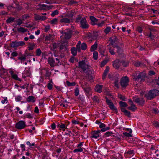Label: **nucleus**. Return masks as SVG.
Returning <instances> with one entry per match:
<instances>
[{"label":"nucleus","mask_w":159,"mask_h":159,"mask_svg":"<svg viewBox=\"0 0 159 159\" xmlns=\"http://www.w3.org/2000/svg\"><path fill=\"white\" fill-rule=\"evenodd\" d=\"M146 76V73L145 72L140 73L139 75L136 76L134 77L133 79L135 81L134 84L136 85H137V83H141L144 80V78Z\"/></svg>","instance_id":"f257e3e1"},{"label":"nucleus","mask_w":159,"mask_h":159,"mask_svg":"<svg viewBox=\"0 0 159 159\" xmlns=\"http://www.w3.org/2000/svg\"><path fill=\"white\" fill-rule=\"evenodd\" d=\"M79 67L83 71L87 74H89V66L84 61H83L79 62Z\"/></svg>","instance_id":"f03ea898"},{"label":"nucleus","mask_w":159,"mask_h":159,"mask_svg":"<svg viewBox=\"0 0 159 159\" xmlns=\"http://www.w3.org/2000/svg\"><path fill=\"white\" fill-rule=\"evenodd\" d=\"M72 31L70 29L65 30L63 32V34L61 37L64 39H70L71 37Z\"/></svg>","instance_id":"7ed1b4c3"},{"label":"nucleus","mask_w":159,"mask_h":159,"mask_svg":"<svg viewBox=\"0 0 159 159\" xmlns=\"http://www.w3.org/2000/svg\"><path fill=\"white\" fill-rule=\"evenodd\" d=\"M25 44V43L23 41H12L10 44L11 47L16 48L18 47L22 46Z\"/></svg>","instance_id":"20e7f679"},{"label":"nucleus","mask_w":159,"mask_h":159,"mask_svg":"<svg viewBox=\"0 0 159 159\" xmlns=\"http://www.w3.org/2000/svg\"><path fill=\"white\" fill-rule=\"evenodd\" d=\"M26 126L25 122L23 120H20L17 122L16 124V128L18 129H23Z\"/></svg>","instance_id":"39448f33"},{"label":"nucleus","mask_w":159,"mask_h":159,"mask_svg":"<svg viewBox=\"0 0 159 159\" xmlns=\"http://www.w3.org/2000/svg\"><path fill=\"white\" fill-rule=\"evenodd\" d=\"M60 22L61 23L69 24L73 22V19L66 17L65 14L64 16H62V18L60 19Z\"/></svg>","instance_id":"423d86ee"},{"label":"nucleus","mask_w":159,"mask_h":159,"mask_svg":"<svg viewBox=\"0 0 159 159\" xmlns=\"http://www.w3.org/2000/svg\"><path fill=\"white\" fill-rule=\"evenodd\" d=\"M129 82L128 78L126 76L122 78L120 81V84L123 87H125L127 86Z\"/></svg>","instance_id":"0eeeda50"},{"label":"nucleus","mask_w":159,"mask_h":159,"mask_svg":"<svg viewBox=\"0 0 159 159\" xmlns=\"http://www.w3.org/2000/svg\"><path fill=\"white\" fill-rule=\"evenodd\" d=\"M81 27L83 29H86L89 27L86 20L84 18H82L80 22Z\"/></svg>","instance_id":"6e6552de"},{"label":"nucleus","mask_w":159,"mask_h":159,"mask_svg":"<svg viewBox=\"0 0 159 159\" xmlns=\"http://www.w3.org/2000/svg\"><path fill=\"white\" fill-rule=\"evenodd\" d=\"M100 130L94 131L91 133V138H93L96 139L98 138L100 136Z\"/></svg>","instance_id":"1a4fd4ad"},{"label":"nucleus","mask_w":159,"mask_h":159,"mask_svg":"<svg viewBox=\"0 0 159 159\" xmlns=\"http://www.w3.org/2000/svg\"><path fill=\"white\" fill-rule=\"evenodd\" d=\"M133 101L136 103L141 105L143 104L144 102V101L142 98H139L137 97L134 98Z\"/></svg>","instance_id":"9d476101"},{"label":"nucleus","mask_w":159,"mask_h":159,"mask_svg":"<svg viewBox=\"0 0 159 159\" xmlns=\"http://www.w3.org/2000/svg\"><path fill=\"white\" fill-rule=\"evenodd\" d=\"M35 19L36 20H40L41 21L47 19V17L44 16H40L39 15H35Z\"/></svg>","instance_id":"9b49d317"},{"label":"nucleus","mask_w":159,"mask_h":159,"mask_svg":"<svg viewBox=\"0 0 159 159\" xmlns=\"http://www.w3.org/2000/svg\"><path fill=\"white\" fill-rule=\"evenodd\" d=\"M109 51L111 54L112 55H114L115 53V51H116V46L114 47V46H109L108 47Z\"/></svg>","instance_id":"f8f14e48"},{"label":"nucleus","mask_w":159,"mask_h":159,"mask_svg":"<svg viewBox=\"0 0 159 159\" xmlns=\"http://www.w3.org/2000/svg\"><path fill=\"white\" fill-rule=\"evenodd\" d=\"M103 85H97L95 88V90L98 93H101L102 90Z\"/></svg>","instance_id":"ddd939ff"},{"label":"nucleus","mask_w":159,"mask_h":159,"mask_svg":"<svg viewBox=\"0 0 159 159\" xmlns=\"http://www.w3.org/2000/svg\"><path fill=\"white\" fill-rule=\"evenodd\" d=\"M122 62H120L118 60H116L114 62L113 65L114 67L117 69L121 65Z\"/></svg>","instance_id":"4468645a"},{"label":"nucleus","mask_w":159,"mask_h":159,"mask_svg":"<svg viewBox=\"0 0 159 159\" xmlns=\"http://www.w3.org/2000/svg\"><path fill=\"white\" fill-rule=\"evenodd\" d=\"M57 126L59 130H63L64 131H65L66 129H67L66 125L62 123L60 124L58 123Z\"/></svg>","instance_id":"2eb2a0df"},{"label":"nucleus","mask_w":159,"mask_h":159,"mask_svg":"<svg viewBox=\"0 0 159 159\" xmlns=\"http://www.w3.org/2000/svg\"><path fill=\"white\" fill-rule=\"evenodd\" d=\"M38 6H39L40 7L39 8H37V9L40 10H45L47 9H48L50 7V6H48L44 4L41 5L39 4L38 5Z\"/></svg>","instance_id":"dca6fc26"},{"label":"nucleus","mask_w":159,"mask_h":159,"mask_svg":"<svg viewBox=\"0 0 159 159\" xmlns=\"http://www.w3.org/2000/svg\"><path fill=\"white\" fill-rule=\"evenodd\" d=\"M117 39L116 37L115 36H112L110 38V39L111 44L112 45H114V44L117 42Z\"/></svg>","instance_id":"f3484780"},{"label":"nucleus","mask_w":159,"mask_h":159,"mask_svg":"<svg viewBox=\"0 0 159 159\" xmlns=\"http://www.w3.org/2000/svg\"><path fill=\"white\" fill-rule=\"evenodd\" d=\"M90 19L91 21V24L93 25H95L98 21V19L93 16H90Z\"/></svg>","instance_id":"a211bd4d"},{"label":"nucleus","mask_w":159,"mask_h":159,"mask_svg":"<svg viewBox=\"0 0 159 159\" xmlns=\"http://www.w3.org/2000/svg\"><path fill=\"white\" fill-rule=\"evenodd\" d=\"M48 63L51 66H54L55 61L53 58L49 57L48 58Z\"/></svg>","instance_id":"6ab92c4d"},{"label":"nucleus","mask_w":159,"mask_h":159,"mask_svg":"<svg viewBox=\"0 0 159 159\" xmlns=\"http://www.w3.org/2000/svg\"><path fill=\"white\" fill-rule=\"evenodd\" d=\"M144 96L146 97L148 99H150L154 97L152 90L149 92L147 93H146Z\"/></svg>","instance_id":"aec40b11"},{"label":"nucleus","mask_w":159,"mask_h":159,"mask_svg":"<svg viewBox=\"0 0 159 159\" xmlns=\"http://www.w3.org/2000/svg\"><path fill=\"white\" fill-rule=\"evenodd\" d=\"M75 12L74 10H71L70 12L66 14V16L69 17L70 19H72L73 17L74 16Z\"/></svg>","instance_id":"412c9836"},{"label":"nucleus","mask_w":159,"mask_h":159,"mask_svg":"<svg viewBox=\"0 0 159 159\" xmlns=\"http://www.w3.org/2000/svg\"><path fill=\"white\" fill-rule=\"evenodd\" d=\"M149 30L150 31V33L149 34L148 33L147 34V35L149 37H150L151 39H153L154 38V36L152 34V32H155L156 30L153 28H149Z\"/></svg>","instance_id":"4be33fe9"},{"label":"nucleus","mask_w":159,"mask_h":159,"mask_svg":"<svg viewBox=\"0 0 159 159\" xmlns=\"http://www.w3.org/2000/svg\"><path fill=\"white\" fill-rule=\"evenodd\" d=\"M27 101L29 102H34L35 101L34 97L33 96H29L27 99Z\"/></svg>","instance_id":"5701e85b"},{"label":"nucleus","mask_w":159,"mask_h":159,"mask_svg":"<svg viewBox=\"0 0 159 159\" xmlns=\"http://www.w3.org/2000/svg\"><path fill=\"white\" fill-rule=\"evenodd\" d=\"M17 30L19 32L24 33L26 32L27 30V29H26L22 27H17Z\"/></svg>","instance_id":"b1692460"},{"label":"nucleus","mask_w":159,"mask_h":159,"mask_svg":"<svg viewBox=\"0 0 159 159\" xmlns=\"http://www.w3.org/2000/svg\"><path fill=\"white\" fill-rule=\"evenodd\" d=\"M15 22L16 23L14 24L16 26L20 25L23 23V20L20 19L16 20Z\"/></svg>","instance_id":"393cba45"},{"label":"nucleus","mask_w":159,"mask_h":159,"mask_svg":"<svg viewBox=\"0 0 159 159\" xmlns=\"http://www.w3.org/2000/svg\"><path fill=\"white\" fill-rule=\"evenodd\" d=\"M67 43H62L60 47V49L61 50H66L67 49Z\"/></svg>","instance_id":"a878e982"},{"label":"nucleus","mask_w":159,"mask_h":159,"mask_svg":"<svg viewBox=\"0 0 159 159\" xmlns=\"http://www.w3.org/2000/svg\"><path fill=\"white\" fill-rule=\"evenodd\" d=\"M98 44L97 42H96L93 45L90 49V50L91 51H93L95 50L97 47Z\"/></svg>","instance_id":"bb28decb"},{"label":"nucleus","mask_w":159,"mask_h":159,"mask_svg":"<svg viewBox=\"0 0 159 159\" xmlns=\"http://www.w3.org/2000/svg\"><path fill=\"white\" fill-rule=\"evenodd\" d=\"M104 31L106 34H109L111 31V27L109 26L107 27L104 30Z\"/></svg>","instance_id":"cd10ccee"},{"label":"nucleus","mask_w":159,"mask_h":159,"mask_svg":"<svg viewBox=\"0 0 159 159\" xmlns=\"http://www.w3.org/2000/svg\"><path fill=\"white\" fill-rule=\"evenodd\" d=\"M152 91L154 97L159 95V91L157 90L154 89L152 90Z\"/></svg>","instance_id":"c85d7f7f"},{"label":"nucleus","mask_w":159,"mask_h":159,"mask_svg":"<svg viewBox=\"0 0 159 159\" xmlns=\"http://www.w3.org/2000/svg\"><path fill=\"white\" fill-rule=\"evenodd\" d=\"M130 107H129L128 108L129 109L133 111H134L136 109V107L133 104H130Z\"/></svg>","instance_id":"c756f323"},{"label":"nucleus","mask_w":159,"mask_h":159,"mask_svg":"<svg viewBox=\"0 0 159 159\" xmlns=\"http://www.w3.org/2000/svg\"><path fill=\"white\" fill-rule=\"evenodd\" d=\"M71 53L73 55L75 56L77 54V49L75 48H72L71 49Z\"/></svg>","instance_id":"7c9ffc66"},{"label":"nucleus","mask_w":159,"mask_h":159,"mask_svg":"<svg viewBox=\"0 0 159 159\" xmlns=\"http://www.w3.org/2000/svg\"><path fill=\"white\" fill-rule=\"evenodd\" d=\"M58 22V19L57 18H55L54 19L51 20L50 23L52 25H55L57 24Z\"/></svg>","instance_id":"2f4dec72"},{"label":"nucleus","mask_w":159,"mask_h":159,"mask_svg":"<svg viewBox=\"0 0 159 159\" xmlns=\"http://www.w3.org/2000/svg\"><path fill=\"white\" fill-rule=\"evenodd\" d=\"M118 76L116 75V77L115 79H113V80H115V85L116 86L117 88H119L118 82Z\"/></svg>","instance_id":"473e14b6"},{"label":"nucleus","mask_w":159,"mask_h":159,"mask_svg":"<svg viewBox=\"0 0 159 159\" xmlns=\"http://www.w3.org/2000/svg\"><path fill=\"white\" fill-rule=\"evenodd\" d=\"M27 55H28L27 54H24L20 57H19L18 59L20 60L21 61H24L26 59V57Z\"/></svg>","instance_id":"72a5a7b5"},{"label":"nucleus","mask_w":159,"mask_h":159,"mask_svg":"<svg viewBox=\"0 0 159 159\" xmlns=\"http://www.w3.org/2000/svg\"><path fill=\"white\" fill-rule=\"evenodd\" d=\"M110 109L112 111H115L116 113H117V109L116 107L114 106L113 104L112 105H111L109 106Z\"/></svg>","instance_id":"f704fd0d"},{"label":"nucleus","mask_w":159,"mask_h":159,"mask_svg":"<svg viewBox=\"0 0 159 159\" xmlns=\"http://www.w3.org/2000/svg\"><path fill=\"white\" fill-rule=\"evenodd\" d=\"M116 51L118 54H120L122 53V50L120 47L117 46H116Z\"/></svg>","instance_id":"c9c22d12"},{"label":"nucleus","mask_w":159,"mask_h":159,"mask_svg":"<svg viewBox=\"0 0 159 159\" xmlns=\"http://www.w3.org/2000/svg\"><path fill=\"white\" fill-rule=\"evenodd\" d=\"M105 21L104 20L102 21L101 22H99L98 24L96 23V24L98 27H102V26L104 25H105Z\"/></svg>","instance_id":"e433bc0d"},{"label":"nucleus","mask_w":159,"mask_h":159,"mask_svg":"<svg viewBox=\"0 0 159 159\" xmlns=\"http://www.w3.org/2000/svg\"><path fill=\"white\" fill-rule=\"evenodd\" d=\"M11 76L15 80L20 81V79L19 78L17 75L11 73Z\"/></svg>","instance_id":"4c0bfd02"},{"label":"nucleus","mask_w":159,"mask_h":159,"mask_svg":"<svg viewBox=\"0 0 159 159\" xmlns=\"http://www.w3.org/2000/svg\"><path fill=\"white\" fill-rule=\"evenodd\" d=\"M15 20V18L12 17H10L7 20L6 22L7 23H11L13 22Z\"/></svg>","instance_id":"58836bf2"},{"label":"nucleus","mask_w":159,"mask_h":159,"mask_svg":"<svg viewBox=\"0 0 159 159\" xmlns=\"http://www.w3.org/2000/svg\"><path fill=\"white\" fill-rule=\"evenodd\" d=\"M50 83H48L47 84V87L49 90H51L52 88V80L50 81Z\"/></svg>","instance_id":"ea45409f"},{"label":"nucleus","mask_w":159,"mask_h":159,"mask_svg":"<svg viewBox=\"0 0 159 159\" xmlns=\"http://www.w3.org/2000/svg\"><path fill=\"white\" fill-rule=\"evenodd\" d=\"M83 151V149L81 148H76L74 149L73 150L74 152H81Z\"/></svg>","instance_id":"a19ab883"},{"label":"nucleus","mask_w":159,"mask_h":159,"mask_svg":"<svg viewBox=\"0 0 159 159\" xmlns=\"http://www.w3.org/2000/svg\"><path fill=\"white\" fill-rule=\"evenodd\" d=\"M84 91L87 93H89L91 90V88L90 87H85L83 88Z\"/></svg>","instance_id":"79ce46f5"},{"label":"nucleus","mask_w":159,"mask_h":159,"mask_svg":"<svg viewBox=\"0 0 159 159\" xmlns=\"http://www.w3.org/2000/svg\"><path fill=\"white\" fill-rule=\"evenodd\" d=\"M99 35V33L98 31H94L93 32L92 36L93 37V38L95 39Z\"/></svg>","instance_id":"37998d69"},{"label":"nucleus","mask_w":159,"mask_h":159,"mask_svg":"<svg viewBox=\"0 0 159 159\" xmlns=\"http://www.w3.org/2000/svg\"><path fill=\"white\" fill-rule=\"evenodd\" d=\"M106 102H107V104L109 106H110L111 105L113 104V102H112V101L111 100H109L106 97Z\"/></svg>","instance_id":"c03bdc74"},{"label":"nucleus","mask_w":159,"mask_h":159,"mask_svg":"<svg viewBox=\"0 0 159 159\" xmlns=\"http://www.w3.org/2000/svg\"><path fill=\"white\" fill-rule=\"evenodd\" d=\"M119 103L121 107H126L127 106V105L126 103L124 102H120Z\"/></svg>","instance_id":"a18cd8bd"},{"label":"nucleus","mask_w":159,"mask_h":159,"mask_svg":"<svg viewBox=\"0 0 159 159\" xmlns=\"http://www.w3.org/2000/svg\"><path fill=\"white\" fill-rule=\"evenodd\" d=\"M24 118H28L29 119H31L32 118V116L30 113H27L25 114L24 116Z\"/></svg>","instance_id":"49530a36"},{"label":"nucleus","mask_w":159,"mask_h":159,"mask_svg":"<svg viewBox=\"0 0 159 159\" xmlns=\"http://www.w3.org/2000/svg\"><path fill=\"white\" fill-rule=\"evenodd\" d=\"M98 57V53L97 52H94L93 53V57L95 60H97Z\"/></svg>","instance_id":"de8ad7c7"},{"label":"nucleus","mask_w":159,"mask_h":159,"mask_svg":"<svg viewBox=\"0 0 159 159\" xmlns=\"http://www.w3.org/2000/svg\"><path fill=\"white\" fill-rule=\"evenodd\" d=\"M66 84L68 86H75V82L70 83V82H69L68 81H66Z\"/></svg>","instance_id":"09e8293b"},{"label":"nucleus","mask_w":159,"mask_h":159,"mask_svg":"<svg viewBox=\"0 0 159 159\" xmlns=\"http://www.w3.org/2000/svg\"><path fill=\"white\" fill-rule=\"evenodd\" d=\"M81 48L83 50H85L87 48V45L85 43H82Z\"/></svg>","instance_id":"8fccbe9b"},{"label":"nucleus","mask_w":159,"mask_h":159,"mask_svg":"<svg viewBox=\"0 0 159 159\" xmlns=\"http://www.w3.org/2000/svg\"><path fill=\"white\" fill-rule=\"evenodd\" d=\"M81 84L83 89L85 87H86L87 86V83L86 82H82V83H81Z\"/></svg>","instance_id":"3c124183"},{"label":"nucleus","mask_w":159,"mask_h":159,"mask_svg":"<svg viewBox=\"0 0 159 159\" xmlns=\"http://www.w3.org/2000/svg\"><path fill=\"white\" fill-rule=\"evenodd\" d=\"M80 45H81V42L80 41H79L78 42L77 44L76 45V48H77V49L79 51L80 50Z\"/></svg>","instance_id":"603ef678"},{"label":"nucleus","mask_w":159,"mask_h":159,"mask_svg":"<svg viewBox=\"0 0 159 159\" xmlns=\"http://www.w3.org/2000/svg\"><path fill=\"white\" fill-rule=\"evenodd\" d=\"M58 14V11L57 10H56L53 11L52 14H51V15L52 16H54L56 15H57Z\"/></svg>","instance_id":"864d4df0"},{"label":"nucleus","mask_w":159,"mask_h":159,"mask_svg":"<svg viewBox=\"0 0 159 159\" xmlns=\"http://www.w3.org/2000/svg\"><path fill=\"white\" fill-rule=\"evenodd\" d=\"M79 94V90L78 88H76L75 91V96H77Z\"/></svg>","instance_id":"5fc2aeb1"},{"label":"nucleus","mask_w":159,"mask_h":159,"mask_svg":"<svg viewBox=\"0 0 159 159\" xmlns=\"http://www.w3.org/2000/svg\"><path fill=\"white\" fill-rule=\"evenodd\" d=\"M118 97L120 99L123 100V101H125V97L123 96L121 94H119L118 95Z\"/></svg>","instance_id":"6e6d98bb"},{"label":"nucleus","mask_w":159,"mask_h":159,"mask_svg":"<svg viewBox=\"0 0 159 159\" xmlns=\"http://www.w3.org/2000/svg\"><path fill=\"white\" fill-rule=\"evenodd\" d=\"M22 97L20 96H18L16 97L15 100L17 102H19L21 100Z\"/></svg>","instance_id":"4d7b16f0"},{"label":"nucleus","mask_w":159,"mask_h":159,"mask_svg":"<svg viewBox=\"0 0 159 159\" xmlns=\"http://www.w3.org/2000/svg\"><path fill=\"white\" fill-rule=\"evenodd\" d=\"M25 74L26 76H30L31 75V72L29 70H25Z\"/></svg>","instance_id":"13d9d810"},{"label":"nucleus","mask_w":159,"mask_h":159,"mask_svg":"<svg viewBox=\"0 0 159 159\" xmlns=\"http://www.w3.org/2000/svg\"><path fill=\"white\" fill-rule=\"evenodd\" d=\"M125 154H127L130 155L134 154V152L133 150H129V151L126 152Z\"/></svg>","instance_id":"bf43d9fd"},{"label":"nucleus","mask_w":159,"mask_h":159,"mask_svg":"<svg viewBox=\"0 0 159 159\" xmlns=\"http://www.w3.org/2000/svg\"><path fill=\"white\" fill-rule=\"evenodd\" d=\"M18 55L17 52L16 51L13 52L11 54V57H15L17 56Z\"/></svg>","instance_id":"052dcab7"},{"label":"nucleus","mask_w":159,"mask_h":159,"mask_svg":"<svg viewBox=\"0 0 159 159\" xmlns=\"http://www.w3.org/2000/svg\"><path fill=\"white\" fill-rule=\"evenodd\" d=\"M123 134L124 135L127 137H132V135L130 134L129 133H127V132H124L123 133Z\"/></svg>","instance_id":"680f3d73"},{"label":"nucleus","mask_w":159,"mask_h":159,"mask_svg":"<svg viewBox=\"0 0 159 159\" xmlns=\"http://www.w3.org/2000/svg\"><path fill=\"white\" fill-rule=\"evenodd\" d=\"M41 53V50L39 48L36 50V55L38 56H39Z\"/></svg>","instance_id":"e2e57ef3"},{"label":"nucleus","mask_w":159,"mask_h":159,"mask_svg":"<svg viewBox=\"0 0 159 159\" xmlns=\"http://www.w3.org/2000/svg\"><path fill=\"white\" fill-rule=\"evenodd\" d=\"M7 98L6 97H4L3 100L1 101V102L3 104H4L5 103H7Z\"/></svg>","instance_id":"0e129e2a"},{"label":"nucleus","mask_w":159,"mask_h":159,"mask_svg":"<svg viewBox=\"0 0 159 159\" xmlns=\"http://www.w3.org/2000/svg\"><path fill=\"white\" fill-rule=\"evenodd\" d=\"M153 125L155 127H159V122L157 121H153Z\"/></svg>","instance_id":"69168bd1"},{"label":"nucleus","mask_w":159,"mask_h":159,"mask_svg":"<svg viewBox=\"0 0 159 159\" xmlns=\"http://www.w3.org/2000/svg\"><path fill=\"white\" fill-rule=\"evenodd\" d=\"M81 17L80 16H79L77 17L76 19L75 22H80V20H81Z\"/></svg>","instance_id":"338daca9"},{"label":"nucleus","mask_w":159,"mask_h":159,"mask_svg":"<svg viewBox=\"0 0 159 159\" xmlns=\"http://www.w3.org/2000/svg\"><path fill=\"white\" fill-rule=\"evenodd\" d=\"M107 61H102L100 65V66L101 67H103L105 66L107 63Z\"/></svg>","instance_id":"774afa93"}]
</instances>
